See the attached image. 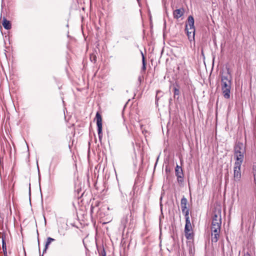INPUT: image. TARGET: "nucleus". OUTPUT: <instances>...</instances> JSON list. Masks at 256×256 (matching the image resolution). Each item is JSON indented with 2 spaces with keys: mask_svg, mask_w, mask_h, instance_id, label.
Listing matches in <instances>:
<instances>
[{
  "mask_svg": "<svg viewBox=\"0 0 256 256\" xmlns=\"http://www.w3.org/2000/svg\"><path fill=\"white\" fill-rule=\"evenodd\" d=\"M138 2L140 0H137Z\"/></svg>",
  "mask_w": 256,
  "mask_h": 256,
  "instance_id": "7c9ffc66",
  "label": "nucleus"
},
{
  "mask_svg": "<svg viewBox=\"0 0 256 256\" xmlns=\"http://www.w3.org/2000/svg\"><path fill=\"white\" fill-rule=\"evenodd\" d=\"M245 146L243 143L241 142H237L234 146V154H245Z\"/></svg>",
  "mask_w": 256,
  "mask_h": 256,
  "instance_id": "0eeeda50",
  "label": "nucleus"
},
{
  "mask_svg": "<svg viewBox=\"0 0 256 256\" xmlns=\"http://www.w3.org/2000/svg\"><path fill=\"white\" fill-rule=\"evenodd\" d=\"M220 230H212V234L215 233H220Z\"/></svg>",
  "mask_w": 256,
  "mask_h": 256,
  "instance_id": "5701e85b",
  "label": "nucleus"
},
{
  "mask_svg": "<svg viewBox=\"0 0 256 256\" xmlns=\"http://www.w3.org/2000/svg\"><path fill=\"white\" fill-rule=\"evenodd\" d=\"M2 248L4 256H6V243L4 239H2Z\"/></svg>",
  "mask_w": 256,
  "mask_h": 256,
  "instance_id": "6ab92c4d",
  "label": "nucleus"
},
{
  "mask_svg": "<svg viewBox=\"0 0 256 256\" xmlns=\"http://www.w3.org/2000/svg\"><path fill=\"white\" fill-rule=\"evenodd\" d=\"M212 224H222L220 209L216 210L212 212Z\"/></svg>",
  "mask_w": 256,
  "mask_h": 256,
  "instance_id": "7ed1b4c3",
  "label": "nucleus"
},
{
  "mask_svg": "<svg viewBox=\"0 0 256 256\" xmlns=\"http://www.w3.org/2000/svg\"><path fill=\"white\" fill-rule=\"evenodd\" d=\"M180 94V90L178 88L174 87V97L175 98L176 96H179Z\"/></svg>",
  "mask_w": 256,
  "mask_h": 256,
  "instance_id": "412c9836",
  "label": "nucleus"
},
{
  "mask_svg": "<svg viewBox=\"0 0 256 256\" xmlns=\"http://www.w3.org/2000/svg\"><path fill=\"white\" fill-rule=\"evenodd\" d=\"M220 238V233H215L212 234V242H216Z\"/></svg>",
  "mask_w": 256,
  "mask_h": 256,
  "instance_id": "2eb2a0df",
  "label": "nucleus"
},
{
  "mask_svg": "<svg viewBox=\"0 0 256 256\" xmlns=\"http://www.w3.org/2000/svg\"><path fill=\"white\" fill-rule=\"evenodd\" d=\"M40 256H43V254H42V255H40Z\"/></svg>",
  "mask_w": 256,
  "mask_h": 256,
  "instance_id": "c756f323",
  "label": "nucleus"
},
{
  "mask_svg": "<svg viewBox=\"0 0 256 256\" xmlns=\"http://www.w3.org/2000/svg\"><path fill=\"white\" fill-rule=\"evenodd\" d=\"M242 178L241 166L234 164L233 180L240 181Z\"/></svg>",
  "mask_w": 256,
  "mask_h": 256,
  "instance_id": "423d86ee",
  "label": "nucleus"
},
{
  "mask_svg": "<svg viewBox=\"0 0 256 256\" xmlns=\"http://www.w3.org/2000/svg\"><path fill=\"white\" fill-rule=\"evenodd\" d=\"M221 224H212L211 230H220Z\"/></svg>",
  "mask_w": 256,
  "mask_h": 256,
  "instance_id": "aec40b11",
  "label": "nucleus"
},
{
  "mask_svg": "<svg viewBox=\"0 0 256 256\" xmlns=\"http://www.w3.org/2000/svg\"><path fill=\"white\" fill-rule=\"evenodd\" d=\"M189 210L184 211V212H182V214H184L185 218H186V222H190V217H189Z\"/></svg>",
  "mask_w": 256,
  "mask_h": 256,
  "instance_id": "f3484780",
  "label": "nucleus"
},
{
  "mask_svg": "<svg viewBox=\"0 0 256 256\" xmlns=\"http://www.w3.org/2000/svg\"><path fill=\"white\" fill-rule=\"evenodd\" d=\"M94 206H92H92H90V213H91V214H92V213H93V212H94Z\"/></svg>",
  "mask_w": 256,
  "mask_h": 256,
  "instance_id": "393cba45",
  "label": "nucleus"
},
{
  "mask_svg": "<svg viewBox=\"0 0 256 256\" xmlns=\"http://www.w3.org/2000/svg\"><path fill=\"white\" fill-rule=\"evenodd\" d=\"M244 256H250V254L249 252H247L244 254Z\"/></svg>",
  "mask_w": 256,
  "mask_h": 256,
  "instance_id": "a878e982",
  "label": "nucleus"
},
{
  "mask_svg": "<svg viewBox=\"0 0 256 256\" xmlns=\"http://www.w3.org/2000/svg\"><path fill=\"white\" fill-rule=\"evenodd\" d=\"M142 70L143 71H145L146 70V61H145V58H144V55L142 52Z\"/></svg>",
  "mask_w": 256,
  "mask_h": 256,
  "instance_id": "a211bd4d",
  "label": "nucleus"
},
{
  "mask_svg": "<svg viewBox=\"0 0 256 256\" xmlns=\"http://www.w3.org/2000/svg\"><path fill=\"white\" fill-rule=\"evenodd\" d=\"M244 154H234V157L236 160L234 164L242 166L244 159Z\"/></svg>",
  "mask_w": 256,
  "mask_h": 256,
  "instance_id": "1a4fd4ad",
  "label": "nucleus"
},
{
  "mask_svg": "<svg viewBox=\"0 0 256 256\" xmlns=\"http://www.w3.org/2000/svg\"><path fill=\"white\" fill-rule=\"evenodd\" d=\"M90 59L92 62H96V57L95 56H90Z\"/></svg>",
  "mask_w": 256,
  "mask_h": 256,
  "instance_id": "4be33fe9",
  "label": "nucleus"
},
{
  "mask_svg": "<svg viewBox=\"0 0 256 256\" xmlns=\"http://www.w3.org/2000/svg\"><path fill=\"white\" fill-rule=\"evenodd\" d=\"M184 13V10L183 8L176 9L173 12L174 18L176 19H178L182 16Z\"/></svg>",
  "mask_w": 256,
  "mask_h": 256,
  "instance_id": "9d476101",
  "label": "nucleus"
},
{
  "mask_svg": "<svg viewBox=\"0 0 256 256\" xmlns=\"http://www.w3.org/2000/svg\"><path fill=\"white\" fill-rule=\"evenodd\" d=\"M188 203L187 199L184 196L181 199L180 201V206L182 212L184 211L189 210L188 208H187L186 205Z\"/></svg>",
  "mask_w": 256,
  "mask_h": 256,
  "instance_id": "9b49d317",
  "label": "nucleus"
},
{
  "mask_svg": "<svg viewBox=\"0 0 256 256\" xmlns=\"http://www.w3.org/2000/svg\"><path fill=\"white\" fill-rule=\"evenodd\" d=\"M233 184L234 186L235 187L237 190V193H238L239 192L241 191L242 187V184L241 181V180L240 181L236 182L233 180Z\"/></svg>",
  "mask_w": 256,
  "mask_h": 256,
  "instance_id": "f8f14e48",
  "label": "nucleus"
},
{
  "mask_svg": "<svg viewBox=\"0 0 256 256\" xmlns=\"http://www.w3.org/2000/svg\"><path fill=\"white\" fill-rule=\"evenodd\" d=\"M2 24L6 30H10L12 26L10 22L8 20L4 17L2 18Z\"/></svg>",
  "mask_w": 256,
  "mask_h": 256,
  "instance_id": "ddd939ff",
  "label": "nucleus"
},
{
  "mask_svg": "<svg viewBox=\"0 0 256 256\" xmlns=\"http://www.w3.org/2000/svg\"><path fill=\"white\" fill-rule=\"evenodd\" d=\"M176 175L177 176V180L179 183H182L184 182V174L182 168L178 165H176L175 168Z\"/></svg>",
  "mask_w": 256,
  "mask_h": 256,
  "instance_id": "6e6552de",
  "label": "nucleus"
},
{
  "mask_svg": "<svg viewBox=\"0 0 256 256\" xmlns=\"http://www.w3.org/2000/svg\"><path fill=\"white\" fill-rule=\"evenodd\" d=\"M232 84V76L229 69L227 72L221 76V88L224 97L226 99L230 98Z\"/></svg>",
  "mask_w": 256,
  "mask_h": 256,
  "instance_id": "f257e3e1",
  "label": "nucleus"
},
{
  "mask_svg": "<svg viewBox=\"0 0 256 256\" xmlns=\"http://www.w3.org/2000/svg\"><path fill=\"white\" fill-rule=\"evenodd\" d=\"M55 240L53 238H52L50 237H48L47 238V240H46V244H45V246H44V250H43V254H44V252H46L47 249L48 248V247L49 246V245L52 242H54Z\"/></svg>",
  "mask_w": 256,
  "mask_h": 256,
  "instance_id": "4468645a",
  "label": "nucleus"
},
{
  "mask_svg": "<svg viewBox=\"0 0 256 256\" xmlns=\"http://www.w3.org/2000/svg\"><path fill=\"white\" fill-rule=\"evenodd\" d=\"M166 172H168V171H169V170L168 169V168H166Z\"/></svg>",
  "mask_w": 256,
  "mask_h": 256,
  "instance_id": "cd10ccee",
  "label": "nucleus"
},
{
  "mask_svg": "<svg viewBox=\"0 0 256 256\" xmlns=\"http://www.w3.org/2000/svg\"><path fill=\"white\" fill-rule=\"evenodd\" d=\"M29 186H29V194L30 196V184H29Z\"/></svg>",
  "mask_w": 256,
  "mask_h": 256,
  "instance_id": "bb28decb",
  "label": "nucleus"
},
{
  "mask_svg": "<svg viewBox=\"0 0 256 256\" xmlns=\"http://www.w3.org/2000/svg\"><path fill=\"white\" fill-rule=\"evenodd\" d=\"M188 24H186L185 30L189 40L194 42L195 27L194 26V18L192 16H189L188 18Z\"/></svg>",
  "mask_w": 256,
  "mask_h": 256,
  "instance_id": "f03ea898",
  "label": "nucleus"
},
{
  "mask_svg": "<svg viewBox=\"0 0 256 256\" xmlns=\"http://www.w3.org/2000/svg\"><path fill=\"white\" fill-rule=\"evenodd\" d=\"M102 256H106V252L104 249L101 252Z\"/></svg>",
  "mask_w": 256,
  "mask_h": 256,
  "instance_id": "b1692460",
  "label": "nucleus"
},
{
  "mask_svg": "<svg viewBox=\"0 0 256 256\" xmlns=\"http://www.w3.org/2000/svg\"><path fill=\"white\" fill-rule=\"evenodd\" d=\"M156 102H157V100H158V98H157V96H156Z\"/></svg>",
  "mask_w": 256,
  "mask_h": 256,
  "instance_id": "c85d7f7f",
  "label": "nucleus"
},
{
  "mask_svg": "<svg viewBox=\"0 0 256 256\" xmlns=\"http://www.w3.org/2000/svg\"><path fill=\"white\" fill-rule=\"evenodd\" d=\"M184 235L188 240L192 239L193 238V232L190 222H186V225L184 227Z\"/></svg>",
  "mask_w": 256,
  "mask_h": 256,
  "instance_id": "39448f33",
  "label": "nucleus"
},
{
  "mask_svg": "<svg viewBox=\"0 0 256 256\" xmlns=\"http://www.w3.org/2000/svg\"><path fill=\"white\" fill-rule=\"evenodd\" d=\"M59 162V158L58 156H56L52 157L51 164H54L56 166Z\"/></svg>",
  "mask_w": 256,
  "mask_h": 256,
  "instance_id": "dca6fc26",
  "label": "nucleus"
},
{
  "mask_svg": "<svg viewBox=\"0 0 256 256\" xmlns=\"http://www.w3.org/2000/svg\"><path fill=\"white\" fill-rule=\"evenodd\" d=\"M96 125L98 127V138L101 141L102 134V118L100 114L97 112L96 114Z\"/></svg>",
  "mask_w": 256,
  "mask_h": 256,
  "instance_id": "20e7f679",
  "label": "nucleus"
}]
</instances>
